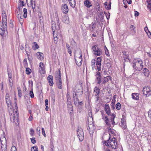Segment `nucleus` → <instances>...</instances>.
<instances>
[{
    "label": "nucleus",
    "mask_w": 151,
    "mask_h": 151,
    "mask_svg": "<svg viewBox=\"0 0 151 151\" xmlns=\"http://www.w3.org/2000/svg\"><path fill=\"white\" fill-rule=\"evenodd\" d=\"M106 135L109 137V139L107 141H105L104 143L109 148L114 149H116L117 147V140L114 137L111 139L109 134H106Z\"/></svg>",
    "instance_id": "nucleus-1"
},
{
    "label": "nucleus",
    "mask_w": 151,
    "mask_h": 151,
    "mask_svg": "<svg viewBox=\"0 0 151 151\" xmlns=\"http://www.w3.org/2000/svg\"><path fill=\"white\" fill-rule=\"evenodd\" d=\"M10 120L12 122H14L17 125L18 124V112L17 110H14L12 109L9 111Z\"/></svg>",
    "instance_id": "nucleus-2"
},
{
    "label": "nucleus",
    "mask_w": 151,
    "mask_h": 151,
    "mask_svg": "<svg viewBox=\"0 0 151 151\" xmlns=\"http://www.w3.org/2000/svg\"><path fill=\"white\" fill-rule=\"evenodd\" d=\"M58 71H56L55 75L57 86L60 89L62 88V82L61 79V73L59 69Z\"/></svg>",
    "instance_id": "nucleus-3"
},
{
    "label": "nucleus",
    "mask_w": 151,
    "mask_h": 151,
    "mask_svg": "<svg viewBox=\"0 0 151 151\" xmlns=\"http://www.w3.org/2000/svg\"><path fill=\"white\" fill-rule=\"evenodd\" d=\"M7 34V24H4L2 23H0V34L3 39L6 38Z\"/></svg>",
    "instance_id": "nucleus-4"
},
{
    "label": "nucleus",
    "mask_w": 151,
    "mask_h": 151,
    "mask_svg": "<svg viewBox=\"0 0 151 151\" xmlns=\"http://www.w3.org/2000/svg\"><path fill=\"white\" fill-rule=\"evenodd\" d=\"M143 62L142 60L138 59L133 63V66L136 70L140 71L143 68Z\"/></svg>",
    "instance_id": "nucleus-5"
},
{
    "label": "nucleus",
    "mask_w": 151,
    "mask_h": 151,
    "mask_svg": "<svg viewBox=\"0 0 151 151\" xmlns=\"http://www.w3.org/2000/svg\"><path fill=\"white\" fill-rule=\"evenodd\" d=\"M75 59L76 65L78 66H81L82 61V55L81 51H79L78 53H76L75 55Z\"/></svg>",
    "instance_id": "nucleus-6"
},
{
    "label": "nucleus",
    "mask_w": 151,
    "mask_h": 151,
    "mask_svg": "<svg viewBox=\"0 0 151 151\" xmlns=\"http://www.w3.org/2000/svg\"><path fill=\"white\" fill-rule=\"evenodd\" d=\"M5 136L4 132H3V134L1 136L0 140L1 147L2 149L5 151L6 149L7 141Z\"/></svg>",
    "instance_id": "nucleus-7"
},
{
    "label": "nucleus",
    "mask_w": 151,
    "mask_h": 151,
    "mask_svg": "<svg viewBox=\"0 0 151 151\" xmlns=\"http://www.w3.org/2000/svg\"><path fill=\"white\" fill-rule=\"evenodd\" d=\"M77 136L80 141H82L84 139V132L83 129L78 127L77 130Z\"/></svg>",
    "instance_id": "nucleus-8"
},
{
    "label": "nucleus",
    "mask_w": 151,
    "mask_h": 151,
    "mask_svg": "<svg viewBox=\"0 0 151 151\" xmlns=\"http://www.w3.org/2000/svg\"><path fill=\"white\" fill-rule=\"evenodd\" d=\"M92 49L93 51V54L99 56L102 54L101 49H99L97 45H95L92 47Z\"/></svg>",
    "instance_id": "nucleus-9"
},
{
    "label": "nucleus",
    "mask_w": 151,
    "mask_h": 151,
    "mask_svg": "<svg viewBox=\"0 0 151 151\" xmlns=\"http://www.w3.org/2000/svg\"><path fill=\"white\" fill-rule=\"evenodd\" d=\"M142 92L143 94L146 97L151 95V91L149 87H144Z\"/></svg>",
    "instance_id": "nucleus-10"
},
{
    "label": "nucleus",
    "mask_w": 151,
    "mask_h": 151,
    "mask_svg": "<svg viewBox=\"0 0 151 151\" xmlns=\"http://www.w3.org/2000/svg\"><path fill=\"white\" fill-rule=\"evenodd\" d=\"M51 28L53 33H55L56 30H59L60 29V25L59 22H57L55 24L52 23Z\"/></svg>",
    "instance_id": "nucleus-11"
},
{
    "label": "nucleus",
    "mask_w": 151,
    "mask_h": 151,
    "mask_svg": "<svg viewBox=\"0 0 151 151\" xmlns=\"http://www.w3.org/2000/svg\"><path fill=\"white\" fill-rule=\"evenodd\" d=\"M102 61V59L101 57H99L97 59L96 63V65L97 67V69L99 71H101V65Z\"/></svg>",
    "instance_id": "nucleus-12"
},
{
    "label": "nucleus",
    "mask_w": 151,
    "mask_h": 151,
    "mask_svg": "<svg viewBox=\"0 0 151 151\" xmlns=\"http://www.w3.org/2000/svg\"><path fill=\"white\" fill-rule=\"evenodd\" d=\"M2 22L0 23H2L4 24H7V16L6 12L5 11H3L2 14Z\"/></svg>",
    "instance_id": "nucleus-13"
},
{
    "label": "nucleus",
    "mask_w": 151,
    "mask_h": 151,
    "mask_svg": "<svg viewBox=\"0 0 151 151\" xmlns=\"http://www.w3.org/2000/svg\"><path fill=\"white\" fill-rule=\"evenodd\" d=\"M39 70L40 73L41 74H44L45 73V67L44 64L42 62L40 63Z\"/></svg>",
    "instance_id": "nucleus-14"
},
{
    "label": "nucleus",
    "mask_w": 151,
    "mask_h": 151,
    "mask_svg": "<svg viewBox=\"0 0 151 151\" xmlns=\"http://www.w3.org/2000/svg\"><path fill=\"white\" fill-rule=\"evenodd\" d=\"M100 89L96 86L95 87L94 89L93 94L96 97V99L98 101L99 98L100 93Z\"/></svg>",
    "instance_id": "nucleus-15"
},
{
    "label": "nucleus",
    "mask_w": 151,
    "mask_h": 151,
    "mask_svg": "<svg viewBox=\"0 0 151 151\" xmlns=\"http://www.w3.org/2000/svg\"><path fill=\"white\" fill-rule=\"evenodd\" d=\"M101 115H102V119L104 120L106 124L109 125H110L109 120L107 117V116L103 112L101 113Z\"/></svg>",
    "instance_id": "nucleus-16"
},
{
    "label": "nucleus",
    "mask_w": 151,
    "mask_h": 151,
    "mask_svg": "<svg viewBox=\"0 0 151 151\" xmlns=\"http://www.w3.org/2000/svg\"><path fill=\"white\" fill-rule=\"evenodd\" d=\"M104 110L106 113L108 115H111V111L110 107L108 104H105L104 106Z\"/></svg>",
    "instance_id": "nucleus-17"
},
{
    "label": "nucleus",
    "mask_w": 151,
    "mask_h": 151,
    "mask_svg": "<svg viewBox=\"0 0 151 151\" xmlns=\"http://www.w3.org/2000/svg\"><path fill=\"white\" fill-rule=\"evenodd\" d=\"M62 10L63 13L66 14L68 12V9L67 5L65 4L62 6Z\"/></svg>",
    "instance_id": "nucleus-18"
},
{
    "label": "nucleus",
    "mask_w": 151,
    "mask_h": 151,
    "mask_svg": "<svg viewBox=\"0 0 151 151\" xmlns=\"http://www.w3.org/2000/svg\"><path fill=\"white\" fill-rule=\"evenodd\" d=\"M6 100L7 106L8 107H9L11 105V102L9 97V95L7 93L6 94Z\"/></svg>",
    "instance_id": "nucleus-19"
},
{
    "label": "nucleus",
    "mask_w": 151,
    "mask_h": 151,
    "mask_svg": "<svg viewBox=\"0 0 151 151\" xmlns=\"http://www.w3.org/2000/svg\"><path fill=\"white\" fill-rule=\"evenodd\" d=\"M84 4L85 6L88 8L92 6L91 2L89 0H85L84 2Z\"/></svg>",
    "instance_id": "nucleus-20"
},
{
    "label": "nucleus",
    "mask_w": 151,
    "mask_h": 151,
    "mask_svg": "<svg viewBox=\"0 0 151 151\" xmlns=\"http://www.w3.org/2000/svg\"><path fill=\"white\" fill-rule=\"evenodd\" d=\"M47 80L48 81L49 85L50 86H52L54 84L53 80V76L50 75L47 77Z\"/></svg>",
    "instance_id": "nucleus-21"
},
{
    "label": "nucleus",
    "mask_w": 151,
    "mask_h": 151,
    "mask_svg": "<svg viewBox=\"0 0 151 151\" xmlns=\"http://www.w3.org/2000/svg\"><path fill=\"white\" fill-rule=\"evenodd\" d=\"M37 58L40 60H42L43 59V54L42 52H38L36 53Z\"/></svg>",
    "instance_id": "nucleus-22"
},
{
    "label": "nucleus",
    "mask_w": 151,
    "mask_h": 151,
    "mask_svg": "<svg viewBox=\"0 0 151 151\" xmlns=\"http://www.w3.org/2000/svg\"><path fill=\"white\" fill-rule=\"evenodd\" d=\"M76 90L78 93L82 92V87L81 85L80 84H77L76 86Z\"/></svg>",
    "instance_id": "nucleus-23"
},
{
    "label": "nucleus",
    "mask_w": 151,
    "mask_h": 151,
    "mask_svg": "<svg viewBox=\"0 0 151 151\" xmlns=\"http://www.w3.org/2000/svg\"><path fill=\"white\" fill-rule=\"evenodd\" d=\"M132 96L133 99L136 100H139V97L138 93H133L132 94Z\"/></svg>",
    "instance_id": "nucleus-24"
},
{
    "label": "nucleus",
    "mask_w": 151,
    "mask_h": 151,
    "mask_svg": "<svg viewBox=\"0 0 151 151\" xmlns=\"http://www.w3.org/2000/svg\"><path fill=\"white\" fill-rule=\"evenodd\" d=\"M149 73L150 72L149 70L147 68H144L143 71V73L144 75L146 77H148L149 76Z\"/></svg>",
    "instance_id": "nucleus-25"
},
{
    "label": "nucleus",
    "mask_w": 151,
    "mask_h": 151,
    "mask_svg": "<svg viewBox=\"0 0 151 151\" xmlns=\"http://www.w3.org/2000/svg\"><path fill=\"white\" fill-rule=\"evenodd\" d=\"M9 85L11 87H12L13 85V81L12 79V76L11 74L10 75L9 74Z\"/></svg>",
    "instance_id": "nucleus-26"
},
{
    "label": "nucleus",
    "mask_w": 151,
    "mask_h": 151,
    "mask_svg": "<svg viewBox=\"0 0 151 151\" xmlns=\"http://www.w3.org/2000/svg\"><path fill=\"white\" fill-rule=\"evenodd\" d=\"M68 1L70 6L72 8H74L76 5L75 0H68Z\"/></svg>",
    "instance_id": "nucleus-27"
},
{
    "label": "nucleus",
    "mask_w": 151,
    "mask_h": 151,
    "mask_svg": "<svg viewBox=\"0 0 151 151\" xmlns=\"http://www.w3.org/2000/svg\"><path fill=\"white\" fill-rule=\"evenodd\" d=\"M111 79V77L110 76H107L106 77H104V78L103 81L102 83L104 84L106 83L107 82Z\"/></svg>",
    "instance_id": "nucleus-28"
},
{
    "label": "nucleus",
    "mask_w": 151,
    "mask_h": 151,
    "mask_svg": "<svg viewBox=\"0 0 151 151\" xmlns=\"http://www.w3.org/2000/svg\"><path fill=\"white\" fill-rule=\"evenodd\" d=\"M96 62V60L94 59H93L91 61V66L92 68V70H94V68L95 66Z\"/></svg>",
    "instance_id": "nucleus-29"
},
{
    "label": "nucleus",
    "mask_w": 151,
    "mask_h": 151,
    "mask_svg": "<svg viewBox=\"0 0 151 151\" xmlns=\"http://www.w3.org/2000/svg\"><path fill=\"white\" fill-rule=\"evenodd\" d=\"M102 78L101 77H99V76H96V81L97 83L100 84L101 82Z\"/></svg>",
    "instance_id": "nucleus-30"
},
{
    "label": "nucleus",
    "mask_w": 151,
    "mask_h": 151,
    "mask_svg": "<svg viewBox=\"0 0 151 151\" xmlns=\"http://www.w3.org/2000/svg\"><path fill=\"white\" fill-rule=\"evenodd\" d=\"M22 11H20V9H19V11H18L16 13V15L18 19L22 17Z\"/></svg>",
    "instance_id": "nucleus-31"
},
{
    "label": "nucleus",
    "mask_w": 151,
    "mask_h": 151,
    "mask_svg": "<svg viewBox=\"0 0 151 151\" xmlns=\"http://www.w3.org/2000/svg\"><path fill=\"white\" fill-rule=\"evenodd\" d=\"M73 97L74 103L75 105L77 104L78 103H79V99L77 97L73 95Z\"/></svg>",
    "instance_id": "nucleus-32"
},
{
    "label": "nucleus",
    "mask_w": 151,
    "mask_h": 151,
    "mask_svg": "<svg viewBox=\"0 0 151 151\" xmlns=\"http://www.w3.org/2000/svg\"><path fill=\"white\" fill-rule=\"evenodd\" d=\"M23 11L24 12V14L23 17L26 18L27 17V10L26 8H24L23 9Z\"/></svg>",
    "instance_id": "nucleus-33"
},
{
    "label": "nucleus",
    "mask_w": 151,
    "mask_h": 151,
    "mask_svg": "<svg viewBox=\"0 0 151 151\" xmlns=\"http://www.w3.org/2000/svg\"><path fill=\"white\" fill-rule=\"evenodd\" d=\"M33 45H34L33 47H34L33 49L34 50L37 49L39 48V46L36 42H34L33 43Z\"/></svg>",
    "instance_id": "nucleus-34"
},
{
    "label": "nucleus",
    "mask_w": 151,
    "mask_h": 151,
    "mask_svg": "<svg viewBox=\"0 0 151 151\" xmlns=\"http://www.w3.org/2000/svg\"><path fill=\"white\" fill-rule=\"evenodd\" d=\"M66 47L68 50V51L71 56L72 51L70 49V45L68 44H66Z\"/></svg>",
    "instance_id": "nucleus-35"
},
{
    "label": "nucleus",
    "mask_w": 151,
    "mask_h": 151,
    "mask_svg": "<svg viewBox=\"0 0 151 151\" xmlns=\"http://www.w3.org/2000/svg\"><path fill=\"white\" fill-rule=\"evenodd\" d=\"M116 109L118 110H119L121 108V105L119 103H118L116 104Z\"/></svg>",
    "instance_id": "nucleus-36"
},
{
    "label": "nucleus",
    "mask_w": 151,
    "mask_h": 151,
    "mask_svg": "<svg viewBox=\"0 0 151 151\" xmlns=\"http://www.w3.org/2000/svg\"><path fill=\"white\" fill-rule=\"evenodd\" d=\"M129 29L130 31H133L134 32H136L135 27L133 25H131Z\"/></svg>",
    "instance_id": "nucleus-37"
},
{
    "label": "nucleus",
    "mask_w": 151,
    "mask_h": 151,
    "mask_svg": "<svg viewBox=\"0 0 151 151\" xmlns=\"http://www.w3.org/2000/svg\"><path fill=\"white\" fill-rule=\"evenodd\" d=\"M105 54L106 55V56H109V51L108 49L106 47V46H105Z\"/></svg>",
    "instance_id": "nucleus-38"
},
{
    "label": "nucleus",
    "mask_w": 151,
    "mask_h": 151,
    "mask_svg": "<svg viewBox=\"0 0 151 151\" xmlns=\"http://www.w3.org/2000/svg\"><path fill=\"white\" fill-rule=\"evenodd\" d=\"M31 72V70L29 68H27L26 70V73L28 75Z\"/></svg>",
    "instance_id": "nucleus-39"
},
{
    "label": "nucleus",
    "mask_w": 151,
    "mask_h": 151,
    "mask_svg": "<svg viewBox=\"0 0 151 151\" xmlns=\"http://www.w3.org/2000/svg\"><path fill=\"white\" fill-rule=\"evenodd\" d=\"M31 151H38L37 147L35 146L32 147L31 148Z\"/></svg>",
    "instance_id": "nucleus-40"
},
{
    "label": "nucleus",
    "mask_w": 151,
    "mask_h": 151,
    "mask_svg": "<svg viewBox=\"0 0 151 151\" xmlns=\"http://www.w3.org/2000/svg\"><path fill=\"white\" fill-rule=\"evenodd\" d=\"M111 116L112 117H113V118L111 119V120L112 121V124H114L115 123L114 121V118L115 117V115L114 114H112L111 115Z\"/></svg>",
    "instance_id": "nucleus-41"
},
{
    "label": "nucleus",
    "mask_w": 151,
    "mask_h": 151,
    "mask_svg": "<svg viewBox=\"0 0 151 151\" xmlns=\"http://www.w3.org/2000/svg\"><path fill=\"white\" fill-rule=\"evenodd\" d=\"M20 6L19 7V9L20 8V7H22L23 6H24L25 4L24 3V2L23 1H22L20 2Z\"/></svg>",
    "instance_id": "nucleus-42"
},
{
    "label": "nucleus",
    "mask_w": 151,
    "mask_h": 151,
    "mask_svg": "<svg viewBox=\"0 0 151 151\" xmlns=\"http://www.w3.org/2000/svg\"><path fill=\"white\" fill-rule=\"evenodd\" d=\"M18 19H19V21L20 24L21 25H22L24 21V20L22 18V17L20 18H19Z\"/></svg>",
    "instance_id": "nucleus-43"
},
{
    "label": "nucleus",
    "mask_w": 151,
    "mask_h": 151,
    "mask_svg": "<svg viewBox=\"0 0 151 151\" xmlns=\"http://www.w3.org/2000/svg\"><path fill=\"white\" fill-rule=\"evenodd\" d=\"M34 129L32 128H31L30 129V135L31 136H34Z\"/></svg>",
    "instance_id": "nucleus-44"
},
{
    "label": "nucleus",
    "mask_w": 151,
    "mask_h": 151,
    "mask_svg": "<svg viewBox=\"0 0 151 151\" xmlns=\"http://www.w3.org/2000/svg\"><path fill=\"white\" fill-rule=\"evenodd\" d=\"M23 64L24 67H26L27 66V59H25L24 60Z\"/></svg>",
    "instance_id": "nucleus-45"
},
{
    "label": "nucleus",
    "mask_w": 151,
    "mask_h": 151,
    "mask_svg": "<svg viewBox=\"0 0 151 151\" xmlns=\"http://www.w3.org/2000/svg\"><path fill=\"white\" fill-rule=\"evenodd\" d=\"M29 95L30 96V97L31 98H33L34 97V93L33 92L32 90L30 91L29 92Z\"/></svg>",
    "instance_id": "nucleus-46"
},
{
    "label": "nucleus",
    "mask_w": 151,
    "mask_h": 151,
    "mask_svg": "<svg viewBox=\"0 0 151 151\" xmlns=\"http://www.w3.org/2000/svg\"><path fill=\"white\" fill-rule=\"evenodd\" d=\"M35 139V137H32L31 139V142L33 144L35 143L36 142V141Z\"/></svg>",
    "instance_id": "nucleus-47"
},
{
    "label": "nucleus",
    "mask_w": 151,
    "mask_h": 151,
    "mask_svg": "<svg viewBox=\"0 0 151 151\" xmlns=\"http://www.w3.org/2000/svg\"><path fill=\"white\" fill-rule=\"evenodd\" d=\"M11 151H17V149L16 147L14 146H12V147Z\"/></svg>",
    "instance_id": "nucleus-48"
},
{
    "label": "nucleus",
    "mask_w": 151,
    "mask_h": 151,
    "mask_svg": "<svg viewBox=\"0 0 151 151\" xmlns=\"http://www.w3.org/2000/svg\"><path fill=\"white\" fill-rule=\"evenodd\" d=\"M42 134L44 135V136L45 137H46V135L45 133V130L44 128H42Z\"/></svg>",
    "instance_id": "nucleus-49"
},
{
    "label": "nucleus",
    "mask_w": 151,
    "mask_h": 151,
    "mask_svg": "<svg viewBox=\"0 0 151 151\" xmlns=\"http://www.w3.org/2000/svg\"><path fill=\"white\" fill-rule=\"evenodd\" d=\"M88 127H89V128L88 127V129L89 131V133L90 134H92L93 133V130H92V129H91V128L89 127V126H88Z\"/></svg>",
    "instance_id": "nucleus-50"
},
{
    "label": "nucleus",
    "mask_w": 151,
    "mask_h": 151,
    "mask_svg": "<svg viewBox=\"0 0 151 151\" xmlns=\"http://www.w3.org/2000/svg\"><path fill=\"white\" fill-rule=\"evenodd\" d=\"M37 131V133L39 134V135H40V128L38 127L37 129H36Z\"/></svg>",
    "instance_id": "nucleus-51"
},
{
    "label": "nucleus",
    "mask_w": 151,
    "mask_h": 151,
    "mask_svg": "<svg viewBox=\"0 0 151 151\" xmlns=\"http://www.w3.org/2000/svg\"><path fill=\"white\" fill-rule=\"evenodd\" d=\"M105 6L108 9H111V6L110 5H107L106 4V3H105Z\"/></svg>",
    "instance_id": "nucleus-52"
},
{
    "label": "nucleus",
    "mask_w": 151,
    "mask_h": 151,
    "mask_svg": "<svg viewBox=\"0 0 151 151\" xmlns=\"http://www.w3.org/2000/svg\"><path fill=\"white\" fill-rule=\"evenodd\" d=\"M71 100H67V104H68V105H69V106H71Z\"/></svg>",
    "instance_id": "nucleus-53"
},
{
    "label": "nucleus",
    "mask_w": 151,
    "mask_h": 151,
    "mask_svg": "<svg viewBox=\"0 0 151 151\" xmlns=\"http://www.w3.org/2000/svg\"><path fill=\"white\" fill-rule=\"evenodd\" d=\"M96 76H99V77H101V73L99 72H96Z\"/></svg>",
    "instance_id": "nucleus-54"
},
{
    "label": "nucleus",
    "mask_w": 151,
    "mask_h": 151,
    "mask_svg": "<svg viewBox=\"0 0 151 151\" xmlns=\"http://www.w3.org/2000/svg\"><path fill=\"white\" fill-rule=\"evenodd\" d=\"M18 95L20 97L22 96V91L20 90H18Z\"/></svg>",
    "instance_id": "nucleus-55"
},
{
    "label": "nucleus",
    "mask_w": 151,
    "mask_h": 151,
    "mask_svg": "<svg viewBox=\"0 0 151 151\" xmlns=\"http://www.w3.org/2000/svg\"><path fill=\"white\" fill-rule=\"evenodd\" d=\"M139 15V13L137 11H135L134 15L135 17H137Z\"/></svg>",
    "instance_id": "nucleus-56"
},
{
    "label": "nucleus",
    "mask_w": 151,
    "mask_h": 151,
    "mask_svg": "<svg viewBox=\"0 0 151 151\" xmlns=\"http://www.w3.org/2000/svg\"><path fill=\"white\" fill-rule=\"evenodd\" d=\"M123 124L124 125V127H123V128H126L125 127V123L124 121H122L121 122V124Z\"/></svg>",
    "instance_id": "nucleus-57"
},
{
    "label": "nucleus",
    "mask_w": 151,
    "mask_h": 151,
    "mask_svg": "<svg viewBox=\"0 0 151 151\" xmlns=\"http://www.w3.org/2000/svg\"><path fill=\"white\" fill-rule=\"evenodd\" d=\"M147 34L149 38H151V34L150 32L149 31L148 32H147Z\"/></svg>",
    "instance_id": "nucleus-58"
},
{
    "label": "nucleus",
    "mask_w": 151,
    "mask_h": 151,
    "mask_svg": "<svg viewBox=\"0 0 151 151\" xmlns=\"http://www.w3.org/2000/svg\"><path fill=\"white\" fill-rule=\"evenodd\" d=\"M148 116L151 118V109L148 111Z\"/></svg>",
    "instance_id": "nucleus-59"
},
{
    "label": "nucleus",
    "mask_w": 151,
    "mask_h": 151,
    "mask_svg": "<svg viewBox=\"0 0 151 151\" xmlns=\"http://www.w3.org/2000/svg\"><path fill=\"white\" fill-rule=\"evenodd\" d=\"M144 29L146 33L147 32H149V31L148 29V28L147 27H145V28H144Z\"/></svg>",
    "instance_id": "nucleus-60"
},
{
    "label": "nucleus",
    "mask_w": 151,
    "mask_h": 151,
    "mask_svg": "<svg viewBox=\"0 0 151 151\" xmlns=\"http://www.w3.org/2000/svg\"><path fill=\"white\" fill-rule=\"evenodd\" d=\"M147 7L150 11H151V4L147 5Z\"/></svg>",
    "instance_id": "nucleus-61"
},
{
    "label": "nucleus",
    "mask_w": 151,
    "mask_h": 151,
    "mask_svg": "<svg viewBox=\"0 0 151 151\" xmlns=\"http://www.w3.org/2000/svg\"><path fill=\"white\" fill-rule=\"evenodd\" d=\"M147 5L151 4V0H147Z\"/></svg>",
    "instance_id": "nucleus-62"
},
{
    "label": "nucleus",
    "mask_w": 151,
    "mask_h": 151,
    "mask_svg": "<svg viewBox=\"0 0 151 151\" xmlns=\"http://www.w3.org/2000/svg\"><path fill=\"white\" fill-rule=\"evenodd\" d=\"M53 144H51L50 146L51 151H53Z\"/></svg>",
    "instance_id": "nucleus-63"
},
{
    "label": "nucleus",
    "mask_w": 151,
    "mask_h": 151,
    "mask_svg": "<svg viewBox=\"0 0 151 151\" xmlns=\"http://www.w3.org/2000/svg\"><path fill=\"white\" fill-rule=\"evenodd\" d=\"M30 116L28 120L29 121H31L33 119V117H32V115H30Z\"/></svg>",
    "instance_id": "nucleus-64"
}]
</instances>
